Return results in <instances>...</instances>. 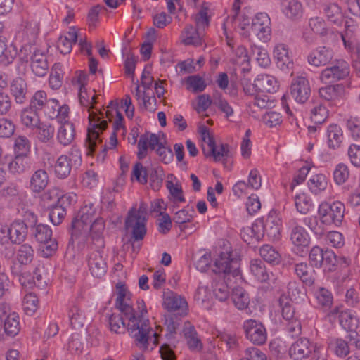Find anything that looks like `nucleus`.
<instances>
[{"label": "nucleus", "mask_w": 360, "mask_h": 360, "mask_svg": "<svg viewBox=\"0 0 360 360\" xmlns=\"http://www.w3.org/2000/svg\"><path fill=\"white\" fill-rule=\"evenodd\" d=\"M116 308L128 319L129 333L136 344L144 349H153L158 343L160 331L150 326L146 305L143 300L136 301L133 307L132 295L122 283L116 285Z\"/></svg>", "instance_id": "f257e3e1"}, {"label": "nucleus", "mask_w": 360, "mask_h": 360, "mask_svg": "<svg viewBox=\"0 0 360 360\" xmlns=\"http://www.w3.org/2000/svg\"><path fill=\"white\" fill-rule=\"evenodd\" d=\"M105 222L103 218L96 215L93 205H86L81 208L78 216L72 221L71 240L81 244L91 238L103 245V232Z\"/></svg>", "instance_id": "f03ea898"}, {"label": "nucleus", "mask_w": 360, "mask_h": 360, "mask_svg": "<svg viewBox=\"0 0 360 360\" xmlns=\"http://www.w3.org/2000/svg\"><path fill=\"white\" fill-rule=\"evenodd\" d=\"M79 99L81 105L88 108L89 125L87 128V138L90 144L96 143L100 141V136L106 129V120L104 119V114L93 108L96 98L94 90L87 87L78 90Z\"/></svg>", "instance_id": "7ed1b4c3"}, {"label": "nucleus", "mask_w": 360, "mask_h": 360, "mask_svg": "<svg viewBox=\"0 0 360 360\" xmlns=\"http://www.w3.org/2000/svg\"><path fill=\"white\" fill-rule=\"evenodd\" d=\"M137 157L141 160L148 155V148L155 150L159 160L165 164L170 163L173 160V153L167 145L163 134L146 133L141 134L137 142Z\"/></svg>", "instance_id": "20e7f679"}, {"label": "nucleus", "mask_w": 360, "mask_h": 360, "mask_svg": "<svg viewBox=\"0 0 360 360\" xmlns=\"http://www.w3.org/2000/svg\"><path fill=\"white\" fill-rule=\"evenodd\" d=\"M212 270L216 274H223L224 279L231 281L232 278L236 284L243 281L239 262L233 257L230 250L226 249L214 256Z\"/></svg>", "instance_id": "39448f33"}, {"label": "nucleus", "mask_w": 360, "mask_h": 360, "mask_svg": "<svg viewBox=\"0 0 360 360\" xmlns=\"http://www.w3.org/2000/svg\"><path fill=\"white\" fill-rule=\"evenodd\" d=\"M309 260L313 267L323 269L324 272H331L335 270L337 262L348 266L349 260L341 257L337 260L336 255L330 250H324L319 246H313L309 253Z\"/></svg>", "instance_id": "423d86ee"}, {"label": "nucleus", "mask_w": 360, "mask_h": 360, "mask_svg": "<svg viewBox=\"0 0 360 360\" xmlns=\"http://www.w3.org/2000/svg\"><path fill=\"white\" fill-rule=\"evenodd\" d=\"M82 163V151L79 148L73 146L66 153L57 158L53 165L54 174L58 179H65L72 169H77Z\"/></svg>", "instance_id": "0eeeda50"}, {"label": "nucleus", "mask_w": 360, "mask_h": 360, "mask_svg": "<svg viewBox=\"0 0 360 360\" xmlns=\"http://www.w3.org/2000/svg\"><path fill=\"white\" fill-rule=\"evenodd\" d=\"M345 205L340 201L332 203L323 201L318 207V217L321 223L327 226H340L345 215Z\"/></svg>", "instance_id": "6e6552de"}, {"label": "nucleus", "mask_w": 360, "mask_h": 360, "mask_svg": "<svg viewBox=\"0 0 360 360\" xmlns=\"http://www.w3.org/2000/svg\"><path fill=\"white\" fill-rule=\"evenodd\" d=\"M358 26L352 19L347 20L345 32L340 34L345 48L352 53L354 61L353 66L360 75V46L357 39Z\"/></svg>", "instance_id": "1a4fd4ad"}, {"label": "nucleus", "mask_w": 360, "mask_h": 360, "mask_svg": "<svg viewBox=\"0 0 360 360\" xmlns=\"http://www.w3.org/2000/svg\"><path fill=\"white\" fill-rule=\"evenodd\" d=\"M323 346L314 344L307 338H300L295 341L290 347L289 355L294 360H302L313 354L316 360H326V354L323 353Z\"/></svg>", "instance_id": "9d476101"}, {"label": "nucleus", "mask_w": 360, "mask_h": 360, "mask_svg": "<svg viewBox=\"0 0 360 360\" xmlns=\"http://www.w3.org/2000/svg\"><path fill=\"white\" fill-rule=\"evenodd\" d=\"M148 206L145 202H140L138 209L134 207L130 210L126 219L127 229H132V236L136 240H142L146 233V215Z\"/></svg>", "instance_id": "9b49d317"}, {"label": "nucleus", "mask_w": 360, "mask_h": 360, "mask_svg": "<svg viewBox=\"0 0 360 360\" xmlns=\"http://www.w3.org/2000/svg\"><path fill=\"white\" fill-rule=\"evenodd\" d=\"M350 73V68L344 60H336L330 66L323 69L319 75L320 81L323 84H330L343 80Z\"/></svg>", "instance_id": "f8f14e48"}, {"label": "nucleus", "mask_w": 360, "mask_h": 360, "mask_svg": "<svg viewBox=\"0 0 360 360\" xmlns=\"http://www.w3.org/2000/svg\"><path fill=\"white\" fill-rule=\"evenodd\" d=\"M250 29L252 33L262 42H267L271 36V24L269 15L264 12L257 13L252 19Z\"/></svg>", "instance_id": "ddd939ff"}, {"label": "nucleus", "mask_w": 360, "mask_h": 360, "mask_svg": "<svg viewBox=\"0 0 360 360\" xmlns=\"http://www.w3.org/2000/svg\"><path fill=\"white\" fill-rule=\"evenodd\" d=\"M243 328L246 338L254 345H262L266 341L267 333L259 321L248 319L244 321Z\"/></svg>", "instance_id": "4468645a"}, {"label": "nucleus", "mask_w": 360, "mask_h": 360, "mask_svg": "<svg viewBox=\"0 0 360 360\" xmlns=\"http://www.w3.org/2000/svg\"><path fill=\"white\" fill-rule=\"evenodd\" d=\"M259 219L262 225V238L266 235L269 240H278L282 229V221L278 214L270 212L265 219Z\"/></svg>", "instance_id": "2eb2a0df"}, {"label": "nucleus", "mask_w": 360, "mask_h": 360, "mask_svg": "<svg viewBox=\"0 0 360 360\" xmlns=\"http://www.w3.org/2000/svg\"><path fill=\"white\" fill-rule=\"evenodd\" d=\"M292 297L288 298L285 295L281 296L279 303L283 318L287 321V326L291 332L300 333V321L295 316V309L292 307Z\"/></svg>", "instance_id": "dca6fc26"}, {"label": "nucleus", "mask_w": 360, "mask_h": 360, "mask_svg": "<svg viewBox=\"0 0 360 360\" xmlns=\"http://www.w3.org/2000/svg\"><path fill=\"white\" fill-rule=\"evenodd\" d=\"M162 306L168 311H178L180 314H186L188 309L186 300L169 290H166L163 292Z\"/></svg>", "instance_id": "f3484780"}, {"label": "nucleus", "mask_w": 360, "mask_h": 360, "mask_svg": "<svg viewBox=\"0 0 360 360\" xmlns=\"http://www.w3.org/2000/svg\"><path fill=\"white\" fill-rule=\"evenodd\" d=\"M273 56L276 66L281 70L285 71L292 68V53L286 44H276L273 49Z\"/></svg>", "instance_id": "a211bd4d"}, {"label": "nucleus", "mask_w": 360, "mask_h": 360, "mask_svg": "<svg viewBox=\"0 0 360 360\" xmlns=\"http://www.w3.org/2000/svg\"><path fill=\"white\" fill-rule=\"evenodd\" d=\"M290 94L296 102L305 103L311 94V87L308 79L302 76L293 78L290 86Z\"/></svg>", "instance_id": "6ab92c4d"}, {"label": "nucleus", "mask_w": 360, "mask_h": 360, "mask_svg": "<svg viewBox=\"0 0 360 360\" xmlns=\"http://www.w3.org/2000/svg\"><path fill=\"white\" fill-rule=\"evenodd\" d=\"M20 330V317L15 312L7 314L4 320H0V341L4 340L6 335L14 337Z\"/></svg>", "instance_id": "aec40b11"}, {"label": "nucleus", "mask_w": 360, "mask_h": 360, "mask_svg": "<svg viewBox=\"0 0 360 360\" xmlns=\"http://www.w3.org/2000/svg\"><path fill=\"white\" fill-rule=\"evenodd\" d=\"M87 264L91 274L97 278H101L107 271L106 262L100 250L91 252L87 258Z\"/></svg>", "instance_id": "412c9836"}, {"label": "nucleus", "mask_w": 360, "mask_h": 360, "mask_svg": "<svg viewBox=\"0 0 360 360\" xmlns=\"http://www.w3.org/2000/svg\"><path fill=\"white\" fill-rule=\"evenodd\" d=\"M333 58V51L329 47L319 46L312 50L307 57L308 63L314 67L325 66Z\"/></svg>", "instance_id": "4be33fe9"}, {"label": "nucleus", "mask_w": 360, "mask_h": 360, "mask_svg": "<svg viewBox=\"0 0 360 360\" xmlns=\"http://www.w3.org/2000/svg\"><path fill=\"white\" fill-rule=\"evenodd\" d=\"M325 141L330 150L340 148L344 141V134L341 127L337 124H330L325 130Z\"/></svg>", "instance_id": "5701e85b"}, {"label": "nucleus", "mask_w": 360, "mask_h": 360, "mask_svg": "<svg viewBox=\"0 0 360 360\" xmlns=\"http://www.w3.org/2000/svg\"><path fill=\"white\" fill-rule=\"evenodd\" d=\"M290 226V240L297 247H307L310 242V236L306 229L300 225L297 220L292 219L289 222Z\"/></svg>", "instance_id": "b1692460"}, {"label": "nucleus", "mask_w": 360, "mask_h": 360, "mask_svg": "<svg viewBox=\"0 0 360 360\" xmlns=\"http://www.w3.org/2000/svg\"><path fill=\"white\" fill-rule=\"evenodd\" d=\"M106 118L113 124L112 132L120 134V136L125 135L126 129L124 124V118L121 112L117 109L112 103L107 107V109L105 110V116L104 115V119L108 123Z\"/></svg>", "instance_id": "393cba45"}, {"label": "nucleus", "mask_w": 360, "mask_h": 360, "mask_svg": "<svg viewBox=\"0 0 360 360\" xmlns=\"http://www.w3.org/2000/svg\"><path fill=\"white\" fill-rule=\"evenodd\" d=\"M30 68L32 72L37 77H44L48 71L49 65L44 51L36 49L30 58Z\"/></svg>", "instance_id": "a878e982"}, {"label": "nucleus", "mask_w": 360, "mask_h": 360, "mask_svg": "<svg viewBox=\"0 0 360 360\" xmlns=\"http://www.w3.org/2000/svg\"><path fill=\"white\" fill-rule=\"evenodd\" d=\"M280 7L281 13L290 20H298L303 15V6L298 0H281Z\"/></svg>", "instance_id": "bb28decb"}, {"label": "nucleus", "mask_w": 360, "mask_h": 360, "mask_svg": "<svg viewBox=\"0 0 360 360\" xmlns=\"http://www.w3.org/2000/svg\"><path fill=\"white\" fill-rule=\"evenodd\" d=\"M254 86L262 92L275 93L279 88L277 79L270 75H258L254 80Z\"/></svg>", "instance_id": "cd10ccee"}, {"label": "nucleus", "mask_w": 360, "mask_h": 360, "mask_svg": "<svg viewBox=\"0 0 360 360\" xmlns=\"http://www.w3.org/2000/svg\"><path fill=\"white\" fill-rule=\"evenodd\" d=\"M240 236L244 242L248 244H254L262 238V225L260 219H256L250 226L242 229Z\"/></svg>", "instance_id": "c85d7f7f"}, {"label": "nucleus", "mask_w": 360, "mask_h": 360, "mask_svg": "<svg viewBox=\"0 0 360 360\" xmlns=\"http://www.w3.org/2000/svg\"><path fill=\"white\" fill-rule=\"evenodd\" d=\"M133 93L135 94L141 107L149 111H154L156 109L155 97L152 95L150 91L142 89L139 85H136Z\"/></svg>", "instance_id": "c756f323"}, {"label": "nucleus", "mask_w": 360, "mask_h": 360, "mask_svg": "<svg viewBox=\"0 0 360 360\" xmlns=\"http://www.w3.org/2000/svg\"><path fill=\"white\" fill-rule=\"evenodd\" d=\"M49 182L47 172L43 169L36 170L30 177L29 188L34 193H40L46 188Z\"/></svg>", "instance_id": "7c9ffc66"}, {"label": "nucleus", "mask_w": 360, "mask_h": 360, "mask_svg": "<svg viewBox=\"0 0 360 360\" xmlns=\"http://www.w3.org/2000/svg\"><path fill=\"white\" fill-rule=\"evenodd\" d=\"M319 96L329 101H337L342 99L345 94V88L342 84L328 85L319 89Z\"/></svg>", "instance_id": "2f4dec72"}, {"label": "nucleus", "mask_w": 360, "mask_h": 360, "mask_svg": "<svg viewBox=\"0 0 360 360\" xmlns=\"http://www.w3.org/2000/svg\"><path fill=\"white\" fill-rule=\"evenodd\" d=\"M77 31L75 27H71L69 31L63 36H60L56 44L57 49L62 54L70 53L72 44L77 41Z\"/></svg>", "instance_id": "473e14b6"}, {"label": "nucleus", "mask_w": 360, "mask_h": 360, "mask_svg": "<svg viewBox=\"0 0 360 360\" xmlns=\"http://www.w3.org/2000/svg\"><path fill=\"white\" fill-rule=\"evenodd\" d=\"M166 187L169 193V200L174 204L182 203L186 201L181 185L173 175L171 174L167 176Z\"/></svg>", "instance_id": "72a5a7b5"}, {"label": "nucleus", "mask_w": 360, "mask_h": 360, "mask_svg": "<svg viewBox=\"0 0 360 360\" xmlns=\"http://www.w3.org/2000/svg\"><path fill=\"white\" fill-rule=\"evenodd\" d=\"M8 229L11 243H20L25 240L27 226L23 221H14L8 226Z\"/></svg>", "instance_id": "f704fd0d"}, {"label": "nucleus", "mask_w": 360, "mask_h": 360, "mask_svg": "<svg viewBox=\"0 0 360 360\" xmlns=\"http://www.w3.org/2000/svg\"><path fill=\"white\" fill-rule=\"evenodd\" d=\"M75 136V129L72 122L61 124L57 131L56 139L64 146L70 145Z\"/></svg>", "instance_id": "c9c22d12"}, {"label": "nucleus", "mask_w": 360, "mask_h": 360, "mask_svg": "<svg viewBox=\"0 0 360 360\" xmlns=\"http://www.w3.org/2000/svg\"><path fill=\"white\" fill-rule=\"evenodd\" d=\"M295 206L297 212L306 214L314 209V202L311 197L306 193L298 192L294 196Z\"/></svg>", "instance_id": "e433bc0d"}, {"label": "nucleus", "mask_w": 360, "mask_h": 360, "mask_svg": "<svg viewBox=\"0 0 360 360\" xmlns=\"http://www.w3.org/2000/svg\"><path fill=\"white\" fill-rule=\"evenodd\" d=\"M10 89L15 102L23 103L27 91L26 82L21 77H17L12 81Z\"/></svg>", "instance_id": "4c0bfd02"}, {"label": "nucleus", "mask_w": 360, "mask_h": 360, "mask_svg": "<svg viewBox=\"0 0 360 360\" xmlns=\"http://www.w3.org/2000/svg\"><path fill=\"white\" fill-rule=\"evenodd\" d=\"M323 11L327 20L330 23L337 26L341 25L344 19V15L341 8L338 4H328L324 7Z\"/></svg>", "instance_id": "58836bf2"}, {"label": "nucleus", "mask_w": 360, "mask_h": 360, "mask_svg": "<svg viewBox=\"0 0 360 360\" xmlns=\"http://www.w3.org/2000/svg\"><path fill=\"white\" fill-rule=\"evenodd\" d=\"M249 269L254 278L261 283L266 282L269 279V274L264 264L259 259L250 261Z\"/></svg>", "instance_id": "ea45409f"}, {"label": "nucleus", "mask_w": 360, "mask_h": 360, "mask_svg": "<svg viewBox=\"0 0 360 360\" xmlns=\"http://www.w3.org/2000/svg\"><path fill=\"white\" fill-rule=\"evenodd\" d=\"M295 272L305 285L310 286L314 284L315 271L307 263L297 264L295 266Z\"/></svg>", "instance_id": "a19ab883"}, {"label": "nucleus", "mask_w": 360, "mask_h": 360, "mask_svg": "<svg viewBox=\"0 0 360 360\" xmlns=\"http://www.w3.org/2000/svg\"><path fill=\"white\" fill-rule=\"evenodd\" d=\"M20 121L23 126L30 129H34L41 122L37 110L30 107H26L22 110Z\"/></svg>", "instance_id": "79ce46f5"}, {"label": "nucleus", "mask_w": 360, "mask_h": 360, "mask_svg": "<svg viewBox=\"0 0 360 360\" xmlns=\"http://www.w3.org/2000/svg\"><path fill=\"white\" fill-rule=\"evenodd\" d=\"M18 54V48L13 43H8L6 40L4 47L0 52V65L8 66L13 63Z\"/></svg>", "instance_id": "37998d69"}, {"label": "nucleus", "mask_w": 360, "mask_h": 360, "mask_svg": "<svg viewBox=\"0 0 360 360\" xmlns=\"http://www.w3.org/2000/svg\"><path fill=\"white\" fill-rule=\"evenodd\" d=\"M328 184L327 177L322 174L312 175L307 183L309 191L314 195H319L324 191Z\"/></svg>", "instance_id": "c03bdc74"}, {"label": "nucleus", "mask_w": 360, "mask_h": 360, "mask_svg": "<svg viewBox=\"0 0 360 360\" xmlns=\"http://www.w3.org/2000/svg\"><path fill=\"white\" fill-rule=\"evenodd\" d=\"M309 117L315 124H322L328 117L327 108L320 102H314L310 108Z\"/></svg>", "instance_id": "a18cd8bd"}, {"label": "nucleus", "mask_w": 360, "mask_h": 360, "mask_svg": "<svg viewBox=\"0 0 360 360\" xmlns=\"http://www.w3.org/2000/svg\"><path fill=\"white\" fill-rule=\"evenodd\" d=\"M231 299L236 307L239 310L246 309L250 304V297L248 292L240 287L233 288Z\"/></svg>", "instance_id": "49530a36"}, {"label": "nucleus", "mask_w": 360, "mask_h": 360, "mask_svg": "<svg viewBox=\"0 0 360 360\" xmlns=\"http://www.w3.org/2000/svg\"><path fill=\"white\" fill-rule=\"evenodd\" d=\"M36 136L42 143L50 141L54 136L55 127L51 123L46 122H40L35 128Z\"/></svg>", "instance_id": "de8ad7c7"}, {"label": "nucleus", "mask_w": 360, "mask_h": 360, "mask_svg": "<svg viewBox=\"0 0 360 360\" xmlns=\"http://www.w3.org/2000/svg\"><path fill=\"white\" fill-rule=\"evenodd\" d=\"M232 283H235L232 278H231V282L227 279H224L223 282H219L217 280L214 281L212 288L216 298L221 302L225 301L229 295V288H231Z\"/></svg>", "instance_id": "09e8293b"}, {"label": "nucleus", "mask_w": 360, "mask_h": 360, "mask_svg": "<svg viewBox=\"0 0 360 360\" xmlns=\"http://www.w3.org/2000/svg\"><path fill=\"white\" fill-rule=\"evenodd\" d=\"M329 349L340 358L349 354L350 348L347 342L342 338H333L328 343Z\"/></svg>", "instance_id": "8fccbe9b"}, {"label": "nucleus", "mask_w": 360, "mask_h": 360, "mask_svg": "<svg viewBox=\"0 0 360 360\" xmlns=\"http://www.w3.org/2000/svg\"><path fill=\"white\" fill-rule=\"evenodd\" d=\"M359 319L352 311H344L340 315V324L346 330H355L359 326Z\"/></svg>", "instance_id": "3c124183"}, {"label": "nucleus", "mask_w": 360, "mask_h": 360, "mask_svg": "<svg viewBox=\"0 0 360 360\" xmlns=\"http://www.w3.org/2000/svg\"><path fill=\"white\" fill-rule=\"evenodd\" d=\"M195 300L204 308L209 309L212 304L213 294L208 287L200 285L195 292Z\"/></svg>", "instance_id": "603ef678"}, {"label": "nucleus", "mask_w": 360, "mask_h": 360, "mask_svg": "<svg viewBox=\"0 0 360 360\" xmlns=\"http://www.w3.org/2000/svg\"><path fill=\"white\" fill-rule=\"evenodd\" d=\"M259 255L264 260L272 264H278L281 260V254L272 246L264 245L259 249Z\"/></svg>", "instance_id": "864d4df0"}, {"label": "nucleus", "mask_w": 360, "mask_h": 360, "mask_svg": "<svg viewBox=\"0 0 360 360\" xmlns=\"http://www.w3.org/2000/svg\"><path fill=\"white\" fill-rule=\"evenodd\" d=\"M182 42L186 45L198 46L201 44V38L192 25H187L181 34Z\"/></svg>", "instance_id": "5fc2aeb1"}, {"label": "nucleus", "mask_w": 360, "mask_h": 360, "mask_svg": "<svg viewBox=\"0 0 360 360\" xmlns=\"http://www.w3.org/2000/svg\"><path fill=\"white\" fill-rule=\"evenodd\" d=\"M42 280L41 275L36 276V280L34 277L28 272H22L18 276V281L21 285L25 288H32L34 285H37L39 288L44 287L46 283H41L40 281Z\"/></svg>", "instance_id": "6e6d98bb"}, {"label": "nucleus", "mask_w": 360, "mask_h": 360, "mask_svg": "<svg viewBox=\"0 0 360 360\" xmlns=\"http://www.w3.org/2000/svg\"><path fill=\"white\" fill-rule=\"evenodd\" d=\"M108 323L110 330L115 333L124 334L127 329L129 330V326L127 327V324L120 314H111Z\"/></svg>", "instance_id": "4d7b16f0"}, {"label": "nucleus", "mask_w": 360, "mask_h": 360, "mask_svg": "<svg viewBox=\"0 0 360 360\" xmlns=\"http://www.w3.org/2000/svg\"><path fill=\"white\" fill-rule=\"evenodd\" d=\"M198 132L200 134V139L201 141V146L204 153L210 150H213V145L215 143L213 136L208 131L206 126L204 124H200L198 126Z\"/></svg>", "instance_id": "13d9d810"}, {"label": "nucleus", "mask_w": 360, "mask_h": 360, "mask_svg": "<svg viewBox=\"0 0 360 360\" xmlns=\"http://www.w3.org/2000/svg\"><path fill=\"white\" fill-rule=\"evenodd\" d=\"M63 84L62 65L56 63L53 66L49 78V84L52 89H58Z\"/></svg>", "instance_id": "bf43d9fd"}, {"label": "nucleus", "mask_w": 360, "mask_h": 360, "mask_svg": "<svg viewBox=\"0 0 360 360\" xmlns=\"http://www.w3.org/2000/svg\"><path fill=\"white\" fill-rule=\"evenodd\" d=\"M20 29L27 36L34 37L37 34L39 30V22L38 18L28 17L23 20Z\"/></svg>", "instance_id": "052dcab7"}, {"label": "nucleus", "mask_w": 360, "mask_h": 360, "mask_svg": "<svg viewBox=\"0 0 360 360\" xmlns=\"http://www.w3.org/2000/svg\"><path fill=\"white\" fill-rule=\"evenodd\" d=\"M184 335L186 339L187 344L191 349H199L201 348V342L198 337L197 333L192 326H185Z\"/></svg>", "instance_id": "680f3d73"}, {"label": "nucleus", "mask_w": 360, "mask_h": 360, "mask_svg": "<svg viewBox=\"0 0 360 360\" xmlns=\"http://www.w3.org/2000/svg\"><path fill=\"white\" fill-rule=\"evenodd\" d=\"M314 295L317 303L323 307L329 308L333 304L332 293L325 288H319L314 290Z\"/></svg>", "instance_id": "e2e57ef3"}, {"label": "nucleus", "mask_w": 360, "mask_h": 360, "mask_svg": "<svg viewBox=\"0 0 360 360\" xmlns=\"http://www.w3.org/2000/svg\"><path fill=\"white\" fill-rule=\"evenodd\" d=\"M34 257V250L32 248L27 245L24 244L21 245L15 253V258L21 264H30Z\"/></svg>", "instance_id": "0e129e2a"}, {"label": "nucleus", "mask_w": 360, "mask_h": 360, "mask_svg": "<svg viewBox=\"0 0 360 360\" xmlns=\"http://www.w3.org/2000/svg\"><path fill=\"white\" fill-rule=\"evenodd\" d=\"M69 319L72 328L79 329L84 325L86 317L80 309L77 306H74L69 311Z\"/></svg>", "instance_id": "69168bd1"}, {"label": "nucleus", "mask_w": 360, "mask_h": 360, "mask_svg": "<svg viewBox=\"0 0 360 360\" xmlns=\"http://www.w3.org/2000/svg\"><path fill=\"white\" fill-rule=\"evenodd\" d=\"M309 27L311 32L320 36H326L330 32L325 21L320 17L311 18L309 20Z\"/></svg>", "instance_id": "338daca9"}, {"label": "nucleus", "mask_w": 360, "mask_h": 360, "mask_svg": "<svg viewBox=\"0 0 360 360\" xmlns=\"http://www.w3.org/2000/svg\"><path fill=\"white\" fill-rule=\"evenodd\" d=\"M349 176V170L347 165L338 164L333 171V180L337 185L345 184Z\"/></svg>", "instance_id": "774afa93"}]
</instances>
